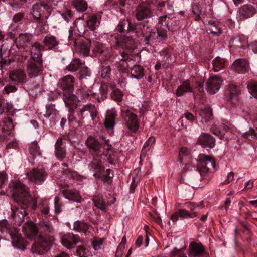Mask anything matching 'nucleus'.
I'll return each instance as SVG.
<instances>
[{
    "instance_id": "f257e3e1",
    "label": "nucleus",
    "mask_w": 257,
    "mask_h": 257,
    "mask_svg": "<svg viewBox=\"0 0 257 257\" xmlns=\"http://www.w3.org/2000/svg\"><path fill=\"white\" fill-rule=\"evenodd\" d=\"M12 197L20 206L12 209V215L15 222L20 225L27 214L26 209L32 204V207L34 209L36 207V202L31 197L29 188L20 181L12 182Z\"/></svg>"
},
{
    "instance_id": "f03ea898",
    "label": "nucleus",
    "mask_w": 257,
    "mask_h": 257,
    "mask_svg": "<svg viewBox=\"0 0 257 257\" xmlns=\"http://www.w3.org/2000/svg\"><path fill=\"white\" fill-rule=\"evenodd\" d=\"M86 144L88 148L91 150L96 155L103 154L106 157V161L111 164H115L116 161V156L113 150L108 145L100 143L95 138L90 136L86 141Z\"/></svg>"
},
{
    "instance_id": "7ed1b4c3",
    "label": "nucleus",
    "mask_w": 257,
    "mask_h": 257,
    "mask_svg": "<svg viewBox=\"0 0 257 257\" xmlns=\"http://www.w3.org/2000/svg\"><path fill=\"white\" fill-rule=\"evenodd\" d=\"M54 238L51 236L48 238L41 236L39 240L33 243L31 247V252L33 253L42 254L48 251L52 246Z\"/></svg>"
},
{
    "instance_id": "20e7f679",
    "label": "nucleus",
    "mask_w": 257,
    "mask_h": 257,
    "mask_svg": "<svg viewBox=\"0 0 257 257\" xmlns=\"http://www.w3.org/2000/svg\"><path fill=\"white\" fill-rule=\"evenodd\" d=\"M197 169L205 175L211 168H214L215 162L210 156L204 154H200L198 158Z\"/></svg>"
},
{
    "instance_id": "39448f33",
    "label": "nucleus",
    "mask_w": 257,
    "mask_h": 257,
    "mask_svg": "<svg viewBox=\"0 0 257 257\" xmlns=\"http://www.w3.org/2000/svg\"><path fill=\"white\" fill-rule=\"evenodd\" d=\"M121 116L130 131L132 133L136 132L139 127L137 115L129 110H123L121 111Z\"/></svg>"
},
{
    "instance_id": "423d86ee",
    "label": "nucleus",
    "mask_w": 257,
    "mask_h": 257,
    "mask_svg": "<svg viewBox=\"0 0 257 257\" xmlns=\"http://www.w3.org/2000/svg\"><path fill=\"white\" fill-rule=\"evenodd\" d=\"M204 176L197 168H194L189 171L186 172L183 174V179L185 182L192 187H195L201 177Z\"/></svg>"
},
{
    "instance_id": "0eeeda50",
    "label": "nucleus",
    "mask_w": 257,
    "mask_h": 257,
    "mask_svg": "<svg viewBox=\"0 0 257 257\" xmlns=\"http://www.w3.org/2000/svg\"><path fill=\"white\" fill-rule=\"evenodd\" d=\"M118 35L116 34L112 35V37H114L115 39V44L111 43V45L115 47H121L122 49L127 50L133 49L136 47L134 40L132 38L130 37L123 36L118 38Z\"/></svg>"
},
{
    "instance_id": "6e6552de",
    "label": "nucleus",
    "mask_w": 257,
    "mask_h": 257,
    "mask_svg": "<svg viewBox=\"0 0 257 257\" xmlns=\"http://www.w3.org/2000/svg\"><path fill=\"white\" fill-rule=\"evenodd\" d=\"M43 70L42 62L29 60L26 67L28 76L32 78L40 75Z\"/></svg>"
},
{
    "instance_id": "1a4fd4ad",
    "label": "nucleus",
    "mask_w": 257,
    "mask_h": 257,
    "mask_svg": "<svg viewBox=\"0 0 257 257\" xmlns=\"http://www.w3.org/2000/svg\"><path fill=\"white\" fill-rule=\"evenodd\" d=\"M80 111V117L81 119H86L91 118L93 121H96L98 112L95 106L92 104L83 105L79 108Z\"/></svg>"
},
{
    "instance_id": "9d476101",
    "label": "nucleus",
    "mask_w": 257,
    "mask_h": 257,
    "mask_svg": "<svg viewBox=\"0 0 257 257\" xmlns=\"http://www.w3.org/2000/svg\"><path fill=\"white\" fill-rule=\"evenodd\" d=\"M222 83V78L219 75L210 76L206 82L207 91L211 94H215L219 90Z\"/></svg>"
},
{
    "instance_id": "9b49d317",
    "label": "nucleus",
    "mask_w": 257,
    "mask_h": 257,
    "mask_svg": "<svg viewBox=\"0 0 257 257\" xmlns=\"http://www.w3.org/2000/svg\"><path fill=\"white\" fill-rule=\"evenodd\" d=\"M26 175L29 182L34 181L36 184H42L47 176V173L43 169H34Z\"/></svg>"
},
{
    "instance_id": "f8f14e48",
    "label": "nucleus",
    "mask_w": 257,
    "mask_h": 257,
    "mask_svg": "<svg viewBox=\"0 0 257 257\" xmlns=\"http://www.w3.org/2000/svg\"><path fill=\"white\" fill-rule=\"evenodd\" d=\"M33 36L30 33H21L16 39V45L20 51H27L31 45Z\"/></svg>"
},
{
    "instance_id": "ddd939ff",
    "label": "nucleus",
    "mask_w": 257,
    "mask_h": 257,
    "mask_svg": "<svg viewBox=\"0 0 257 257\" xmlns=\"http://www.w3.org/2000/svg\"><path fill=\"white\" fill-rule=\"evenodd\" d=\"M205 253L204 246L201 243L191 242L188 248L189 257H202Z\"/></svg>"
},
{
    "instance_id": "4468645a",
    "label": "nucleus",
    "mask_w": 257,
    "mask_h": 257,
    "mask_svg": "<svg viewBox=\"0 0 257 257\" xmlns=\"http://www.w3.org/2000/svg\"><path fill=\"white\" fill-rule=\"evenodd\" d=\"M256 12V9L252 5L250 4H244L241 6L237 11V18L240 20L247 19L253 16Z\"/></svg>"
},
{
    "instance_id": "2eb2a0df",
    "label": "nucleus",
    "mask_w": 257,
    "mask_h": 257,
    "mask_svg": "<svg viewBox=\"0 0 257 257\" xmlns=\"http://www.w3.org/2000/svg\"><path fill=\"white\" fill-rule=\"evenodd\" d=\"M40 230V237L45 236V238H48L51 236L53 238L54 234V229L51 223L47 219H44L40 221L39 223Z\"/></svg>"
},
{
    "instance_id": "dca6fc26",
    "label": "nucleus",
    "mask_w": 257,
    "mask_h": 257,
    "mask_svg": "<svg viewBox=\"0 0 257 257\" xmlns=\"http://www.w3.org/2000/svg\"><path fill=\"white\" fill-rule=\"evenodd\" d=\"M81 241L78 235L72 233L64 234L61 238V243L63 245L68 249L72 248L78 242Z\"/></svg>"
},
{
    "instance_id": "f3484780",
    "label": "nucleus",
    "mask_w": 257,
    "mask_h": 257,
    "mask_svg": "<svg viewBox=\"0 0 257 257\" xmlns=\"http://www.w3.org/2000/svg\"><path fill=\"white\" fill-rule=\"evenodd\" d=\"M99 156L97 155L96 157H94L89 165V169L95 172L93 176L95 178H100V173L104 170V167Z\"/></svg>"
},
{
    "instance_id": "a211bd4d",
    "label": "nucleus",
    "mask_w": 257,
    "mask_h": 257,
    "mask_svg": "<svg viewBox=\"0 0 257 257\" xmlns=\"http://www.w3.org/2000/svg\"><path fill=\"white\" fill-rule=\"evenodd\" d=\"M135 15L138 21H142L151 17L152 11L149 6L146 4L140 5L136 9Z\"/></svg>"
},
{
    "instance_id": "6ab92c4d",
    "label": "nucleus",
    "mask_w": 257,
    "mask_h": 257,
    "mask_svg": "<svg viewBox=\"0 0 257 257\" xmlns=\"http://www.w3.org/2000/svg\"><path fill=\"white\" fill-rule=\"evenodd\" d=\"M77 51L84 56L88 55L90 52L91 41L87 38H82L78 42H75Z\"/></svg>"
},
{
    "instance_id": "aec40b11",
    "label": "nucleus",
    "mask_w": 257,
    "mask_h": 257,
    "mask_svg": "<svg viewBox=\"0 0 257 257\" xmlns=\"http://www.w3.org/2000/svg\"><path fill=\"white\" fill-rule=\"evenodd\" d=\"M120 54L122 57L121 59L118 58L119 62H116L115 64L118 71L120 73L125 72L129 67L128 62H130L131 60L129 58V55L127 52L120 51Z\"/></svg>"
},
{
    "instance_id": "412c9836",
    "label": "nucleus",
    "mask_w": 257,
    "mask_h": 257,
    "mask_svg": "<svg viewBox=\"0 0 257 257\" xmlns=\"http://www.w3.org/2000/svg\"><path fill=\"white\" fill-rule=\"evenodd\" d=\"M44 50V47L38 42L32 45L31 50V58L29 60L42 62L41 51Z\"/></svg>"
},
{
    "instance_id": "4be33fe9",
    "label": "nucleus",
    "mask_w": 257,
    "mask_h": 257,
    "mask_svg": "<svg viewBox=\"0 0 257 257\" xmlns=\"http://www.w3.org/2000/svg\"><path fill=\"white\" fill-rule=\"evenodd\" d=\"M233 69L239 73H245L249 70V64L246 59L239 58L236 60L233 65Z\"/></svg>"
},
{
    "instance_id": "5701e85b",
    "label": "nucleus",
    "mask_w": 257,
    "mask_h": 257,
    "mask_svg": "<svg viewBox=\"0 0 257 257\" xmlns=\"http://www.w3.org/2000/svg\"><path fill=\"white\" fill-rule=\"evenodd\" d=\"M49 6L44 2L36 3L32 6L31 14L33 18L35 21H40L41 20V12L42 9H48Z\"/></svg>"
},
{
    "instance_id": "b1692460",
    "label": "nucleus",
    "mask_w": 257,
    "mask_h": 257,
    "mask_svg": "<svg viewBox=\"0 0 257 257\" xmlns=\"http://www.w3.org/2000/svg\"><path fill=\"white\" fill-rule=\"evenodd\" d=\"M198 142L203 148H212L215 145V139L213 136L207 133L201 134L198 138Z\"/></svg>"
},
{
    "instance_id": "393cba45",
    "label": "nucleus",
    "mask_w": 257,
    "mask_h": 257,
    "mask_svg": "<svg viewBox=\"0 0 257 257\" xmlns=\"http://www.w3.org/2000/svg\"><path fill=\"white\" fill-rule=\"evenodd\" d=\"M42 42L44 50L55 49L59 44V41L58 38L51 34H48L45 36Z\"/></svg>"
},
{
    "instance_id": "a878e982",
    "label": "nucleus",
    "mask_w": 257,
    "mask_h": 257,
    "mask_svg": "<svg viewBox=\"0 0 257 257\" xmlns=\"http://www.w3.org/2000/svg\"><path fill=\"white\" fill-rule=\"evenodd\" d=\"M74 82V77L72 75H68L59 80L58 85L63 89V92L65 91H72Z\"/></svg>"
},
{
    "instance_id": "bb28decb",
    "label": "nucleus",
    "mask_w": 257,
    "mask_h": 257,
    "mask_svg": "<svg viewBox=\"0 0 257 257\" xmlns=\"http://www.w3.org/2000/svg\"><path fill=\"white\" fill-rule=\"evenodd\" d=\"M63 99L66 106L69 107V110H72L76 108L77 98L72 93V91H65L64 92Z\"/></svg>"
},
{
    "instance_id": "cd10ccee",
    "label": "nucleus",
    "mask_w": 257,
    "mask_h": 257,
    "mask_svg": "<svg viewBox=\"0 0 257 257\" xmlns=\"http://www.w3.org/2000/svg\"><path fill=\"white\" fill-rule=\"evenodd\" d=\"M9 78L15 83H24L26 82L27 76L24 71L16 70L10 73Z\"/></svg>"
},
{
    "instance_id": "c85d7f7f",
    "label": "nucleus",
    "mask_w": 257,
    "mask_h": 257,
    "mask_svg": "<svg viewBox=\"0 0 257 257\" xmlns=\"http://www.w3.org/2000/svg\"><path fill=\"white\" fill-rule=\"evenodd\" d=\"M25 235L30 239H35L38 234V229L32 222H28L22 227Z\"/></svg>"
},
{
    "instance_id": "c756f323",
    "label": "nucleus",
    "mask_w": 257,
    "mask_h": 257,
    "mask_svg": "<svg viewBox=\"0 0 257 257\" xmlns=\"http://www.w3.org/2000/svg\"><path fill=\"white\" fill-rule=\"evenodd\" d=\"M7 233H9L11 236L13 245L17 248H19L18 245L21 244L23 242V240L18 230L11 225L10 229L8 230Z\"/></svg>"
},
{
    "instance_id": "7c9ffc66",
    "label": "nucleus",
    "mask_w": 257,
    "mask_h": 257,
    "mask_svg": "<svg viewBox=\"0 0 257 257\" xmlns=\"http://www.w3.org/2000/svg\"><path fill=\"white\" fill-rule=\"evenodd\" d=\"M187 92L194 93V88L191 86L190 81L188 80L184 81L181 85L178 87L176 91V95L177 97H180Z\"/></svg>"
},
{
    "instance_id": "2f4dec72",
    "label": "nucleus",
    "mask_w": 257,
    "mask_h": 257,
    "mask_svg": "<svg viewBox=\"0 0 257 257\" xmlns=\"http://www.w3.org/2000/svg\"><path fill=\"white\" fill-rule=\"evenodd\" d=\"M63 196L69 200L80 202L81 197L78 191L76 190L64 189L62 191Z\"/></svg>"
},
{
    "instance_id": "473e14b6",
    "label": "nucleus",
    "mask_w": 257,
    "mask_h": 257,
    "mask_svg": "<svg viewBox=\"0 0 257 257\" xmlns=\"http://www.w3.org/2000/svg\"><path fill=\"white\" fill-rule=\"evenodd\" d=\"M135 30V27L131 25V23L128 20L123 19L120 21L115 28V31L120 33L125 32H134Z\"/></svg>"
},
{
    "instance_id": "72a5a7b5",
    "label": "nucleus",
    "mask_w": 257,
    "mask_h": 257,
    "mask_svg": "<svg viewBox=\"0 0 257 257\" xmlns=\"http://www.w3.org/2000/svg\"><path fill=\"white\" fill-rule=\"evenodd\" d=\"M101 19V16L99 14L90 16L87 20V26L90 30H95L99 27Z\"/></svg>"
},
{
    "instance_id": "f704fd0d",
    "label": "nucleus",
    "mask_w": 257,
    "mask_h": 257,
    "mask_svg": "<svg viewBox=\"0 0 257 257\" xmlns=\"http://www.w3.org/2000/svg\"><path fill=\"white\" fill-rule=\"evenodd\" d=\"M117 116L116 112L114 110H110L107 112L104 125L107 128H112L114 125V119Z\"/></svg>"
},
{
    "instance_id": "c9c22d12",
    "label": "nucleus",
    "mask_w": 257,
    "mask_h": 257,
    "mask_svg": "<svg viewBox=\"0 0 257 257\" xmlns=\"http://www.w3.org/2000/svg\"><path fill=\"white\" fill-rule=\"evenodd\" d=\"M212 111L209 107H204L201 109L199 112V119L202 122H206L211 118Z\"/></svg>"
},
{
    "instance_id": "e433bc0d",
    "label": "nucleus",
    "mask_w": 257,
    "mask_h": 257,
    "mask_svg": "<svg viewBox=\"0 0 257 257\" xmlns=\"http://www.w3.org/2000/svg\"><path fill=\"white\" fill-rule=\"evenodd\" d=\"M208 24L210 33L215 35H219L221 33V24L219 22L209 20Z\"/></svg>"
},
{
    "instance_id": "4c0bfd02",
    "label": "nucleus",
    "mask_w": 257,
    "mask_h": 257,
    "mask_svg": "<svg viewBox=\"0 0 257 257\" xmlns=\"http://www.w3.org/2000/svg\"><path fill=\"white\" fill-rule=\"evenodd\" d=\"M107 48L102 44L97 42L95 43L92 51L96 56H105L107 52Z\"/></svg>"
},
{
    "instance_id": "58836bf2",
    "label": "nucleus",
    "mask_w": 257,
    "mask_h": 257,
    "mask_svg": "<svg viewBox=\"0 0 257 257\" xmlns=\"http://www.w3.org/2000/svg\"><path fill=\"white\" fill-rule=\"evenodd\" d=\"M93 202L95 207L101 210H105L106 208V203L101 195H97L93 198Z\"/></svg>"
},
{
    "instance_id": "ea45409f",
    "label": "nucleus",
    "mask_w": 257,
    "mask_h": 257,
    "mask_svg": "<svg viewBox=\"0 0 257 257\" xmlns=\"http://www.w3.org/2000/svg\"><path fill=\"white\" fill-rule=\"evenodd\" d=\"M83 64L79 59H74L67 66L66 69L69 72H74L78 70H80Z\"/></svg>"
},
{
    "instance_id": "a19ab883",
    "label": "nucleus",
    "mask_w": 257,
    "mask_h": 257,
    "mask_svg": "<svg viewBox=\"0 0 257 257\" xmlns=\"http://www.w3.org/2000/svg\"><path fill=\"white\" fill-rule=\"evenodd\" d=\"M89 228V226L87 224L82 221H76L73 224V229L75 231L80 232H83L87 234V232Z\"/></svg>"
},
{
    "instance_id": "79ce46f5",
    "label": "nucleus",
    "mask_w": 257,
    "mask_h": 257,
    "mask_svg": "<svg viewBox=\"0 0 257 257\" xmlns=\"http://www.w3.org/2000/svg\"><path fill=\"white\" fill-rule=\"evenodd\" d=\"M68 120L70 122H80L83 120L80 117V111H75L74 109L69 110Z\"/></svg>"
},
{
    "instance_id": "37998d69",
    "label": "nucleus",
    "mask_w": 257,
    "mask_h": 257,
    "mask_svg": "<svg viewBox=\"0 0 257 257\" xmlns=\"http://www.w3.org/2000/svg\"><path fill=\"white\" fill-rule=\"evenodd\" d=\"M144 75L142 67L140 65H135L131 69V76L132 78L141 79Z\"/></svg>"
},
{
    "instance_id": "c03bdc74",
    "label": "nucleus",
    "mask_w": 257,
    "mask_h": 257,
    "mask_svg": "<svg viewBox=\"0 0 257 257\" xmlns=\"http://www.w3.org/2000/svg\"><path fill=\"white\" fill-rule=\"evenodd\" d=\"M225 60L220 57H216L212 61L213 70L215 71H219L222 69L225 65Z\"/></svg>"
},
{
    "instance_id": "a18cd8bd",
    "label": "nucleus",
    "mask_w": 257,
    "mask_h": 257,
    "mask_svg": "<svg viewBox=\"0 0 257 257\" xmlns=\"http://www.w3.org/2000/svg\"><path fill=\"white\" fill-rule=\"evenodd\" d=\"M229 129L230 127L228 125L222 124L220 125L218 128H215L213 131V133L214 135L218 136L220 139H222L223 138L225 133Z\"/></svg>"
},
{
    "instance_id": "49530a36",
    "label": "nucleus",
    "mask_w": 257,
    "mask_h": 257,
    "mask_svg": "<svg viewBox=\"0 0 257 257\" xmlns=\"http://www.w3.org/2000/svg\"><path fill=\"white\" fill-rule=\"evenodd\" d=\"M74 8L79 12H84L87 9V4L84 0H77L73 2Z\"/></svg>"
},
{
    "instance_id": "de8ad7c7",
    "label": "nucleus",
    "mask_w": 257,
    "mask_h": 257,
    "mask_svg": "<svg viewBox=\"0 0 257 257\" xmlns=\"http://www.w3.org/2000/svg\"><path fill=\"white\" fill-rule=\"evenodd\" d=\"M247 88L249 92L257 98V82L254 80H250L247 83Z\"/></svg>"
},
{
    "instance_id": "09e8293b",
    "label": "nucleus",
    "mask_w": 257,
    "mask_h": 257,
    "mask_svg": "<svg viewBox=\"0 0 257 257\" xmlns=\"http://www.w3.org/2000/svg\"><path fill=\"white\" fill-rule=\"evenodd\" d=\"M242 136L249 140H253L257 139V134L252 128H250L248 131L244 133Z\"/></svg>"
},
{
    "instance_id": "8fccbe9b",
    "label": "nucleus",
    "mask_w": 257,
    "mask_h": 257,
    "mask_svg": "<svg viewBox=\"0 0 257 257\" xmlns=\"http://www.w3.org/2000/svg\"><path fill=\"white\" fill-rule=\"evenodd\" d=\"M167 29H169L168 27H166L157 25V30L158 36L163 39H166L167 38Z\"/></svg>"
},
{
    "instance_id": "3c124183",
    "label": "nucleus",
    "mask_w": 257,
    "mask_h": 257,
    "mask_svg": "<svg viewBox=\"0 0 257 257\" xmlns=\"http://www.w3.org/2000/svg\"><path fill=\"white\" fill-rule=\"evenodd\" d=\"M123 95L122 92L118 89H114L111 94L112 98L118 102L121 101Z\"/></svg>"
},
{
    "instance_id": "603ef678",
    "label": "nucleus",
    "mask_w": 257,
    "mask_h": 257,
    "mask_svg": "<svg viewBox=\"0 0 257 257\" xmlns=\"http://www.w3.org/2000/svg\"><path fill=\"white\" fill-rule=\"evenodd\" d=\"M90 75V72L88 68L84 66V64L82 66L79 71V79L80 80L86 78Z\"/></svg>"
},
{
    "instance_id": "864d4df0",
    "label": "nucleus",
    "mask_w": 257,
    "mask_h": 257,
    "mask_svg": "<svg viewBox=\"0 0 257 257\" xmlns=\"http://www.w3.org/2000/svg\"><path fill=\"white\" fill-rule=\"evenodd\" d=\"M66 155V150L64 147L60 148H55V155L56 157L62 161Z\"/></svg>"
},
{
    "instance_id": "5fc2aeb1",
    "label": "nucleus",
    "mask_w": 257,
    "mask_h": 257,
    "mask_svg": "<svg viewBox=\"0 0 257 257\" xmlns=\"http://www.w3.org/2000/svg\"><path fill=\"white\" fill-rule=\"evenodd\" d=\"M30 153L34 156L40 155V149L37 142H33L29 147Z\"/></svg>"
},
{
    "instance_id": "6e6d98bb",
    "label": "nucleus",
    "mask_w": 257,
    "mask_h": 257,
    "mask_svg": "<svg viewBox=\"0 0 257 257\" xmlns=\"http://www.w3.org/2000/svg\"><path fill=\"white\" fill-rule=\"evenodd\" d=\"M39 208H40V211L42 213L46 215L48 214L49 212V208L48 204L46 201H43L39 205Z\"/></svg>"
},
{
    "instance_id": "4d7b16f0",
    "label": "nucleus",
    "mask_w": 257,
    "mask_h": 257,
    "mask_svg": "<svg viewBox=\"0 0 257 257\" xmlns=\"http://www.w3.org/2000/svg\"><path fill=\"white\" fill-rule=\"evenodd\" d=\"M11 225L9 224L7 221L5 219L0 221V231L2 232H7Z\"/></svg>"
},
{
    "instance_id": "13d9d810",
    "label": "nucleus",
    "mask_w": 257,
    "mask_h": 257,
    "mask_svg": "<svg viewBox=\"0 0 257 257\" xmlns=\"http://www.w3.org/2000/svg\"><path fill=\"white\" fill-rule=\"evenodd\" d=\"M169 18L166 15L161 16L159 18V23L157 25L168 27L169 24Z\"/></svg>"
},
{
    "instance_id": "bf43d9fd",
    "label": "nucleus",
    "mask_w": 257,
    "mask_h": 257,
    "mask_svg": "<svg viewBox=\"0 0 257 257\" xmlns=\"http://www.w3.org/2000/svg\"><path fill=\"white\" fill-rule=\"evenodd\" d=\"M76 252L79 257H86L88 251L83 246L80 245L77 247Z\"/></svg>"
},
{
    "instance_id": "052dcab7",
    "label": "nucleus",
    "mask_w": 257,
    "mask_h": 257,
    "mask_svg": "<svg viewBox=\"0 0 257 257\" xmlns=\"http://www.w3.org/2000/svg\"><path fill=\"white\" fill-rule=\"evenodd\" d=\"M228 91L232 96L236 95L239 92V89L234 84H230L228 86Z\"/></svg>"
},
{
    "instance_id": "680f3d73",
    "label": "nucleus",
    "mask_w": 257,
    "mask_h": 257,
    "mask_svg": "<svg viewBox=\"0 0 257 257\" xmlns=\"http://www.w3.org/2000/svg\"><path fill=\"white\" fill-rule=\"evenodd\" d=\"M111 72V68L110 66L103 67L101 70L102 76L104 78H108L110 76Z\"/></svg>"
},
{
    "instance_id": "e2e57ef3",
    "label": "nucleus",
    "mask_w": 257,
    "mask_h": 257,
    "mask_svg": "<svg viewBox=\"0 0 257 257\" xmlns=\"http://www.w3.org/2000/svg\"><path fill=\"white\" fill-rule=\"evenodd\" d=\"M193 13L195 14L196 17L195 18V20L198 21L200 19V15L201 13V11L199 8V7L197 5H195L193 6L192 8Z\"/></svg>"
},
{
    "instance_id": "0e129e2a",
    "label": "nucleus",
    "mask_w": 257,
    "mask_h": 257,
    "mask_svg": "<svg viewBox=\"0 0 257 257\" xmlns=\"http://www.w3.org/2000/svg\"><path fill=\"white\" fill-rule=\"evenodd\" d=\"M203 202H200L198 204L193 202H190L187 204V207L191 210H194L196 208L202 209L203 206H202Z\"/></svg>"
},
{
    "instance_id": "69168bd1",
    "label": "nucleus",
    "mask_w": 257,
    "mask_h": 257,
    "mask_svg": "<svg viewBox=\"0 0 257 257\" xmlns=\"http://www.w3.org/2000/svg\"><path fill=\"white\" fill-rule=\"evenodd\" d=\"M39 25L38 26V27H40V31L41 33H44L47 32L49 27L48 25L46 24L45 23H43L42 22V20L41 19V21H39Z\"/></svg>"
},
{
    "instance_id": "338daca9",
    "label": "nucleus",
    "mask_w": 257,
    "mask_h": 257,
    "mask_svg": "<svg viewBox=\"0 0 257 257\" xmlns=\"http://www.w3.org/2000/svg\"><path fill=\"white\" fill-rule=\"evenodd\" d=\"M60 198L59 197H56L54 199V206L55 212L56 213L58 214L61 212V209L60 205L59 204Z\"/></svg>"
},
{
    "instance_id": "774afa93",
    "label": "nucleus",
    "mask_w": 257,
    "mask_h": 257,
    "mask_svg": "<svg viewBox=\"0 0 257 257\" xmlns=\"http://www.w3.org/2000/svg\"><path fill=\"white\" fill-rule=\"evenodd\" d=\"M61 15L64 20L67 22H69L71 19L72 17V14L71 11L69 10H66L64 13L62 14Z\"/></svg>"
}]
</instances>
